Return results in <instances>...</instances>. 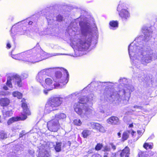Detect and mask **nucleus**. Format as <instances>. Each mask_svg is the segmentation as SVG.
<instances>
[{
  "mask_svg": "<svg viewBox=\"0 0 157 157\" xmlns=\"http://www.w3.org/2000/svg\"><path fill=\"white\" fill-rule=\"evenodd\" d=\"M53 80L50 78H45V84L44 83L42 84V86L44 88H48L49 90H52L54 88H61L62 87V84L58 85L57 83H53Z\"/></svg>",
  "mask_w": 157,
  "mask_h": 157,
  "instance_id": "obj_10",
  "label": "nucleus"
},
{
  "mask_svg": "<svg viewBox=\"0 0 157 157\" xmlns=\"http://www.w3.org/2000/svg\"><path fill=\"white\" fill-rule=\"evenodd\" d=\"M74 124L77 126H80L82 124V122L79 119H76L74 121Z\"/></svg>",
  "mask_w": 157,
  "mask_h": 157,
  "instance_id": "obj_28",
  "label": "nucleus"
},
{
  "mask_svg": "<svg viewBox=\"0 0 157 157\" xmlns=\"http://www.w3.org/2000/svg\"><path fill=\"white\" fill-rule=\"evenodd\" d=\"M27 58H30L29 59H27L30 63H34L48 58L47 53L44 51L40 50L39 52H35L30 50L28 52Z\"/></svg>",
  "mask_w": 157,
  "mask_h": 157,
  "instance_id": "obj_5",
  "label": "nucleus"
},
{
  "mask_svg": "<svg viewBox=\"0 0 157 157\" xmlns=\"http://www.w3.org/2000/svg\"><path fill=\"white\" fill-rule=\"evenodd\" d=\"M121 83L125 84L127 82V79L125 78H120L119 80Z\"/></svg>",
  "mask_w": 157,
  "mask_h": 157,
  "instance_id": "obj_33",
  "label": "nucleus"
},
{
  "mask_svg": "<svg viewBox=\"0 0 157 157\" xmlns=\"http://www.w3.org/2000/svg\"><path fill=\"white\" fill-rule=\"evenodd\" d=\"M66 115L63 113H58L55 115V119L58 120L64 119L66 118Z\"/></svg>",
  "mask_w": 157,
  "mask_h": 157,
  "instance_id": "obj_20",
  "label": "nucleus"
},
{
  "mask_svg": "<svg viewBox=\"0 0 157 157\" xmlns=\"http://www.w3.org/2000/svg\"><path fill=\"white\" fill-rule=\"evenodd\" d=\"M79 24L81 25V23L80 22L79 23Z\"/></svg>",
  "mask_w": 157,
  "mask_h": 157,
  "instance_id": "obj_52",
  "label": "nucleus"
},
{
  "mask_svg": "<svg viewBox=\"0 0 157 157\" xmlns=\"http://www.w3.org/2000/svg\"><path fill=\"white\" fill-rule=\"evenodd\" d=\"M128 132H129V134H131L132 135V136L133 138L135 137V136L136 134V132L134 131L133 130L131 129L130 130H128Z\"/></svg>",
  "mask_w": 157,
  "mask_h": 157,
  "instance_id": "obj_31",
  "label": "nucleus"
},
{
  "mask_svg": "<svg viewBox=\"0 0 157 157\" xmlns=\"http://www.w3.org/2000/svg\"><path fill=\"white\" fill-rule=\"evenodd\" d=\"M110 150V147L108 146H105L104 147V151H109Z\"/></svg>",
  "mask_w": 157,
  "mask_h": 157,
  "instance_id": "obj_34",
  "label": "nucleus"
},
{
  "mask_svg": "<svg viewBox=\"0 0 157 157\" xmlns=\"http://www.w3.org/2000/svg\"><path fill=\"white\" fill-rule=\"evenodd\" d=\"M28 75L26 73H23L21 75V78L23 79L26 78L28 77Z\"/></svg>",
  "mask_w": 157,
  "mask_h": 157,
  "instance_id": "obj_37",
  "label": "nucleus"
},
{
  "mask_svg": "<svg viewBox=\"0 0 157 157\" xmlns=\"http://www.w3.org/2000/svg\"><path fill=\"white\" fill-rule=\"evenodd\" d=\"M121 134L120 132H118V133H117V135L118 136H119V137H121Z\"/></svg>",
  "mask_w": 157,
  "mask_h": 157,
  "instance_id": "obj_45",
  "label": "nucleus"
},
{
  "mask_svg": "<svg viewBox=\"0 0 157 157\" xmlns=\"http://www.w3.org/2000/svg\"><path fill=\"white\" fill-rule=\"evenodd\" d=\"M107 122L109 124L113 125L118 124L120 123L118 118L114 116L109 118L107 120Z\"/></svg>",
  "mask_w": 157,
  "mask_h": 157,
  "instance_id": "obj_15",
  "label": "nucleus"
},
{
  "mask_svg": "<svg viewBox=\"0 0 157 157\" xmlns=\"http://www.w3.org/2000/svg\"><path fill=\"white\" fill-rule=\"evenodd\" d=\"M46 89V90H44L43 91L44 93L46 95H47L48 94V91H50V90H48V88H45Z\"/></svg>",
  "mask_w": 157,
  "mask_h": 157,
  "instance_id": "obj_40",
  "label": "nucleus"
},
{
  "mask_svg": "<svg viewBox=\"0 0 157 157\" xmlns=\"http://www.w3.org/2000/svg\"><path fill=\"white\" fill-rule=\"evenodd\" d=\"M129 134L128 130L123 133L122 136V139L123 141L125 140L128 138L129 137Z\"/></svg>",
  "mask_w": 157,
  "mask_h": 157,
  "instance_id": "obj_25",
  "label": "nucleus"
},
{
  "mask_svg": "<svg viewBox=\"0 0 157 157\" xmlns=\"http://www.w3.org/2000/svg\"><path fill=\"white\" fill-rule=\"evenodd\" d=\"M104 157H106L105 156H104Z\"/></svg>",
  "mask_w": 157,
  "mask_h": 157,
  "instance_id": "obj_53",
  "label": "nucleus"
},
{
  "mask_svg": "<svg viewBox=\"0 0 157 157\" xmlns=\"http://www.w3.org/2000/svg\"><path fill=\"white\" fill-rule=\"evenodd\" d=\"M134 90L133 86L125 85L123 88L120 89L117 91L113 92L111 94L109 99L110 101L116 104H119L121 101L127 104L129 99L131 93Z\"/></svg>",
  "mask_w": 157,
  "mask_h": 157,
  "instance_id": "obj_3",
  "label": "nucleus"
},
{
  "mask_svg": "<svg viewBox=\"0 0 157 157\" xmlns=\"http://www.w3.org/2000/svg\"><path fill=\"white\" fill-rule=\"evenodd\" d=\"M52 14L50 15L49 16L47 15L46 16V18L47 19L48 23H49V21H51L52 20H53L52 17Z\"/></svg>",
  "mask_w": 157,
  "mask_h": 157,
  "instance_id": "obj_35",
  "label": "nucleus"
},
{
  "mask_svg": "<svg viewBox=\"0 0 157 157\" xmlns=\"http://www.w3.org/2000/svg\"><path fill=\"white\" fill-rule=\"evenodd\" d=\"M80 55H77V56H79Z\"/></svg>",
  "mask_w": 157,
  "mask_h": 157,
  "instance_id": "obj_51",
  "label": "nucleus"
},
{
  "mask_svg": "<svg viewBox=\"0 0 157 157\" xmlns=\"http://www.w3.org/2000/svg\"><path fill=\"white\" fill-rule=\"evenodd\" d=\"M3 89L6 90H8V87L6 86H4L3 87Z\"/></svg>",
  "mask_w": 157,
  "mask_h": 157,
  "instance_id": "obj_43",
  "label": "nucleus"
},
{
  "mask_svg": "<svg viewBox=\"0 0 157 157\" xmlns=\"http://www.w3.org/2000/svg\"><path fill=\"white\" fill-rule=\"evenodd\" d=\"M133 124H130L129 126V127H130V128H131V127H133Z\"/></svg>",
  "mask_w": 157,
  "mask_h": 157,
  "instance_id": "obj_47",
  "label": "nucleus"
},
{
  "mask_svg": "<svg viewBox=\"0 0 157 157\" xmlns=\"http://www.w3.org/2000/svg\"><path fill=\"white\" fill-rule=\"evenodd\" d=\"M142 130H138L137 131L138 136L137 138V140L138 139L143 135V133L144 132V130H143V132H142Z\"/></svg>",
  "mask_w": 157,
  "mask_h": 157,
  "instance_id": "obj_32",
  "label": "nucleus"
},
{
  "mask_svg": "<svg viewBox=\"0 0 157 157\" xmlns=\"http://www.w3.org/2000/svg\"><path fill=\"white\" fill-rule=\"evenodd\" d=\"M95 128L96 129L101 132H105V130L104 127L99 123H95Z\"/></svg>",
  "mask_w": 157,
  "mask_h": 157,
  "instance_id": "obj_18",
  "label": "nucleus"
},
{
  "mask_svg": "<svg viewBox=\"0 0 157 157\" xmlns=\"http://www.w3.org/2000/svg\"><path fill=\"white\" fill-rule=\"evenodd\" d=\"M110 144L111 145L112 149H113V150H114L116 149V147L113 144L111 143Z\"/></svg>",
  "mask_w": 157,
  "mask_h": 157,
  "instance_id": "obj_39",
  "label": "nucleus"
},
{
  "mask_svg": "<svg viewBox=\"0 0 157 157\" xmlns=\"http://www.w3.org/2000/svg\"><path fill=\"white\" fill-rule=\"evenodd\" d=\"M60 55H66V54L62 53H52L51 54V56H54Z\"/></svg>",
  "mask_w": 157,
  "mask_h": 157,
  "instance_id": "obj_38",
  "label": "nucleus"
},
{
  "mask_svg": "<svg viewBox=\"0 0 157 157\" xmlns=\"http://www.w3.org/2000/svg\"><path fill=\"white\" fill-rule=\"evenodd\" d=\"M153 153H154V152H151V153H150V154H151V155H153Z\"/></svg>",
  "mask_w": 157,
  "mask_h": 157,
  "instance_id": "obj_49",
  "label": "nucleus"
},
{
  "mask_svg": "<svg viewBox=\"0 0 157 157\" xmlns=\"http://www.w3.org/2000/svg\"><path fill=\"white\" fill-rule=\"evenodd\" d=\"M21 106L23 109V112L20 117H13L10 118L7 121V124L9 125L12 123L20 121H24L27 118V115H29L31 113L28 108L27 105L25 103V100L23 99L21 100Z\"/></svg>",
  "mask_w": 157,
  "mask_h": 157,
  "instance_id": "obj_6",
  "label": "nucleus"
},
{
  "mask_svg": "<svg viewBox=\"0 0 157 157\" xmlns=\"http://www.w3.org/2000/svg\"><path fill=\"white\" fill-rule=\"evenodd\" d=\"M77 25L75 21L71 22L68 29L70 35L71 34L72 36V34L75 35L71 39V44L73 48L76 49V51L75 50V53H78V51H83L88 49L90 46L92 39L96 40L98 34L97 32H96L95 34L92 35L89 29L82 27L81 34L79 35Z\"/></svg>",
  "mask_w": 157,
  "mask_h": 157,
  "instance_id": "obj_2",
  "label": "nucleus"
},
{
  "mask_svg": "<svg viewBox=\"0 0 157 157\" xmlns=\"http://www.w3.org/2000/svg\"><path fill=\"white\" fill-rule=\"evenodd\" d=\"M146 149H152V144L148 143H145L143 146Z\"/></svg>",
  "mask_w": 157,
  "mask_h": 157,
  "instance_id": "obj_27",
  "label": "nucleus"
},
{
  "mask_svg": "<svg viewBox=\"0 0 157 157\" xmlns=\"http://www.w3.org/2000/svg\"><path fill=\"white\" fill-rule=\"evenodd\" d=\"M62 103V98L60 97H53L50 98L46 105L45 111L47 113H49L53 110L54 108L60 106Z\"/></svg>",
  "mask_w": 157,
  "mask_h": 157,
  "instance_id": "obj_7",
  "label": "nucleus"
},
{
  "mask_svg": "<svg viewBox=\"0 0 157 157\" xmlns=\"http://www.w3.org/2000/svg\"><path fill=\"white\" fill-rule=\"evenodd\" d=\"M144 38L140 36L135 39L134 41L128 46V52L132 64L138 68L140 67L141 64L146 65L153 60L157 59V53H153V50L150 48L144 49L141 48L144 40H149L152 37V32L146 29L143 30Z\"/></svg>",
  "mask_w": 157,
  "mask_h": 157,
  "instance_id": "obj_1",
  "label": "nucleus"
},
{
  "mask_svg": "<svg viewBox=\"0 0 157 157\" xmlns=\"http://www.w3.org/2000/svg\"><path fill=\"white\" fill-rule=\"evenodd\" d=\"M14 82L15 85H17L19 87L21 86V79L18 75L13 76H9L7 78L6 85L9 87L12 88V82Z\"/></svg>",
  "mask_w": 157,
  "mask_h": 157,
  "instance_id": "obj_11",
  "label": "nucleus"
},
{
  "mask_svg": "<svg viewBox=\"0 0 157 157\" xmlns=\"http://www.w3.org/2000/svg\"><path fill=\"white\" fill-rule=\"evenodd\" d=\"M123 4L120 3L117 7V11L119 12V15L121 17L123 20H125L130 16L129 13L126 9H124Z\"/></svg>",
  "mask_w": 157,
  "mask_h": 157,
  "instance_id": "obj_12",
  "label": "nucleus"
},
{
  "mask_svg": "<svg viewBox=\"0 0 157 157\" xmlns=\"http://www.w3.org/2000/svg\"><path fill=\"white\" fill-rule=\"evenodd\" d=\"M7 47L8 48H11V45L9 43H8L7 44Z\"/></svg>",
  "mask_w": 157,
  "mask_h": 157,
  "instance_id": "obj_41",
  "label": "nucleus"
},
{
  "mask_svg": "<svg viewBox=\"0 0 157 157\" xmlns=\"http://www.w3.org/2000/svg\"><path fill=\"white\" fill-rule=\"evenodd\" d=\"M10 103L9 99L6 98H3L0 99V105L3 106H6L8 105Z\"/></svg>",
  "mask_w": 157,
  "mask_h": 157,
  "instance_id": "obj_17",
  "label": "nucleus"
},
{
  "mask_svg": "<svg viewBox=\"0 0 157 157\" xmlns=\"http://www.w3.org/2000/svg\"><path fill=\"white\" fill-rule=\"evenodd\" d=\"M134 107L135 108H139L140 107L139 106H138V105H136V106H134Z\"/></svg>",
  "mask_w": 157,
  "mask_h": 157,
  "instance_id": "obj_44",
  "label": "nucleus"
},
{
  "mask_svg": "<svg viewBox=\"0 0 157 157\" xmlns=\"http://www.w3.org/2000/svg\"><path fill=\"white\" fill-rule=\"evenodd\" d=\"M48 129L52 132H56L60 128V124L58 120L53 119L47 123Z\"/></svg>",
  "mask_w": 157,
  "mask_h": 157,
  "instance_id": "obj_13",
  "label": "nucleus"
},
{
  "mask_svg": "<svg viewBox=\"0 0 157 157\" xmlns=\"http://www.w3.org/2000/svg\"><path fill=\"white\" fill-rule=\"evenodd\" d=\"M129 149L127 147H126L124 149L122 150L120 153L121 157H128L129 155Z\"/></svg>",
  "mask_w": 157,
  "mask_h": 157,
  "instance_id": "obj_16",
  "label": "nucleus"
},
{
  "mask_svg": "<svg viewBox=\"0 0 157 157\" xmlns=\"http://www.w3.org/2000/svg\"><path fill=\"white\" fill-rule=\"evenodd\" d=\"M7 138V135L4 131H1L0 132V138L2 139H4Z\"/></svg>",
  "mask_w": 157,
  "mask_h": 157,
  "instance_id": "obj_24",
  "label": "nucleus"
},
{
  "mask_svg": "<svg viewBox=\"0 0 157 157\" xmlns=\"http://www.w3.org/2000/svg\"><path fill=\"white\" fill-rule=\"evenodd\" d=\"M82 134L83 137L86 138L91 134V132L89 130H85L82 132Z\"/></svg>",
  "mask_w": 157,
  "mask_h": 157,
  "instance_id": "obj_23",
  "label": "nucleus"
},
{
  "mask_svg": "<svg viewBox=\"0 0 157 157\" xmlns=\"http://www.w3.org/2000/svg\"><path fill=\"white\" fill-rule=\"evenodd\" d=\"M91 98L83 96L79 98V101L75 103L74 106L75 111L82 117L90 116L94 114V111L91 107H88L86 102H90L93 100V95L91 94ZM90 96H89L90 97Z\"/></svg>",
  "mask_w": 157,
  "mask_h": 157,
  "instance_id": "obj_4",
  "label": "nucleus"
},
{
  "mask_svg": "<svg viewBox=\"0 0 157 157\" xmlns=\"http://www.w3.org/2000/svg\"><path fill=\"white\" fill-rule=\"evenodd\" d=\"M29 152L31 155H32L34 152V151L33 150H30L29 151Z\"/></svg>",
  "mask_w": 157,
  "mask_h": 157,
  "instance_id": "obj_42",
  "label": "nucleus"
},
{
  "mask_svg": "<svg viewBox=\"0 0 157 157\" xmlns=\"http://www.w3.org/2000/svg\"><path fill=\"white\" fill-rule=\"evenodd\" d=\"M12 110L6 111L3 112V115L5 117H9L12 116Z\"/></svg>",
  "mask_w": 157,
  "mask_h": 157,
  "instance_id": "obj_26",
  "label": "nucleus"
},
{
  "mask_svg": "<svg viewBox=\"0 0 157 157\" xmlns=\"http://www.w3.org/2000/svg\"><path fill=\"white\" fill-rule=\"evenodd\" d=\"M109 25L111 29H115L118 27V23L117 21H112L110 22Z\"/></svg>",
  "mask_w": 157,
  "mask_h": 157,
  "instance_id": "obj_19",
  "label": "nucleus"
},
{
  "mask_svg": "<svg viewBox=\"0 0 157 157\" xmlns=\"http://www.w3.org/2000/svg\"><path fill=\"white\" fill-rule=\"evenodd\" d=\"M61 70L63 71L64 73L65 77H62V74L59 71H57L55 74L56 79V82L57 83L58 85L62 84V87L66 84L68 82L69 79V74L66 69L62 68Z\"/></svg>",
  "mask_w": 157,
  "mask_h": 157,
  "instance_id": "obj_8",
  "label": "nucleus"
},
{
  "mask_svg": "<svg viewBox=\"0 0 157 157\" xmlns=\"http://www.w3.org/2000/svg\"><path fill=\"white\" fill-rule=\"evenodd\" d=\"M55 68H48L42 70L40 71L37 74L36 79L38 82H40L41 85L43 84L44 79L46 78V76L48 75L50 73L55 71Z\"/></svg>",
  "mask_w": 157,
  "mask_h": 157,
  "instance_id": "obj_9",
  "label": "nucleus"
},
{
  "mask_svg": "<svg viewBox=\"0 0 157 157\" xmlns=\"http://www.w3.org/2000/svg\"><path fill=\"white\" fill-rule=\"evenodd\" d=\"M16 26V25H14L13 26L11 29V31L12 32V33L11 34V36H12L13 37V36H14V34H16V32L15 31V28Z\"/></svg>",
  "mask_w": 157,
  "mask_h": 157,
  "instance_id": "obj_30",
  "label": "nucleus"
},
{
  "mask_svg": "<svg viewBox=\"0 0 157 157\" xmlns=\"http://www.w3.org/2000/svg\"><path fill=\"white\" fill-rule=\"evenodd\" d=\"M29 52V51L26 52H25L19 54L15 55H13L12 57L16 59L22 60L28 63H30L27 60H26L27 59H29L30 58H27L28 56V52Z\"/></svg>",
  "mask_w": 157,
  "mask_h": 157,
  "instance_id": "obj_14",
  "label": "nucleus"
},
{
  "mask_svg": "<svg viewBox=\"0 0 157 157\" xmlns=\"http://www.w3.org/2000/svg\"><path fill=\"white\" fill-rule=\"evenodd\" d=\"M56 20L58 21H62L63 17L61 15H59L56 17Z\"/></svg>",
  "mask_w": 157,
  "mask_h": 157,
  "instance_id": "obj_36",
  "label": "nucleus"
},
{
  "mask_svg": "<svg viewBox=\"0 0 157 157\" xmlns=\"http://www.w3.org/2000/svg\"><path fill=\"white\" fill-rule=\"evenodd\" d=\"M50 144H53V143L52 142L50 143Z\"/></svg>",
  "mask_w": 157,
  "mask_h": 157,
  "instance_id": "obj_50",
  "label": "nucleus"
},
{
  "mask_svg": "<svg viewBox=\"0 0 157 157\" xmlns=\"http://www.w3.org/2000/svg\"><path fill=\"white\" fill-rule=\"evenodd\" d=\"M12 95L14 97H17L18 98L21 99L22 97V94L18 91H14L12 93Z\"/></svg>",
  "mask_w": 157,
  "mask_h": 157,
  "instance_id": "obj_22",
  "label": "nucleus"
},
{
  "mask_svg": "<svg viewBox=\"0 0 157 157\" xmlns=\"http://www.w3.org/2000/svg\"><path fill=\"white\" fill-rule=\"evenodd\" d=\"M16 127H13L12 129V130L13 131L14 130H16Z\"/></svg>",
  "mask_w": 157,
  "mask_h": 157,
  "instance_id": "obj_46",
  "label": "nucleus"
},
{
  "mask_svg": "<svg viewBox=\"0 0 157 157\" xmlns=\"http://www.w3.org/2000/svg\"><path fill=\"white\" fill-rule=\"evenodd\" d=\"M32 21H29V25H31V24H32Z\"/></svg>",
  "mask_w": 157,
  "mask_h": 157,
  "instance_id": "obj_48",
  "label": "nucleus"
},
{
  "mask_svg": "<svg viewBox=\"0 0 157 157\" xmlns=\"http://www.w3.org/2000/svg\"><path fill=\"white\" fill-rule=\"evenodd\" d=\"M62 143L60 142H57L55 147V149L57 152H59L61 150Z\"/></svg>",
  "mask_w": 157,
  "mask_h": 157,
  "instance_id": "obj_21",
  "label": "nucleus"
},
{
  "mask_svg": "<svg viewBox=\"0 0 157 157\" xmlns=\"http://www.w3.org/2000/svg\"><path fill=\"white\" fill-rule=\"evenodd\" d=\"M103 145L102 144H98L95 147V149L97 151L100 150L103 147Z\"/></svg>",
  "mask_w": 157,
  "mask_h": 157,
  "instance_id": "obj_29",
  "label": "nucleus"
}]
</instances>
